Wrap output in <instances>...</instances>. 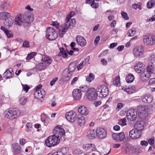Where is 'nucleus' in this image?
<instances>
[{"instance_id": "f257e3e1", "label": "nucleus", "mask_w": 155, "mask_h": 155, "mask_svg": "<svg viewBox=\"0 0 155 155\" xmlns=\"http://www.w3.org/2000/svg\"><path fill=\"white\" fill-rule=\"evenodd\" d=\"M53 133L54 134L49 136L45 141L46 146L49 147L58 144L60 141V138L65 135L64 130L58 126L54 128Z\"/></svg>"}, {"instance_id": "f03ea898", "label": "nucleus", "mask_w": 155, "mask_h": 155, "mask_svg": "<svg viewBox=\"0 0 155 155\" xmlns=\"http://www.w3.org/2000/svg\"><path fill=\"white\" fill-rule=\"evenodd\" d=\"M74 12H71L68 15L65 19V23L61 25L59 27L60 37L62 38L64 34L69 29L72 28L76 24V21L74 19L71 18L74 15Z\"/></svg>"}, {"instance_id": "7ed1b4c3", "label": "nucleus", "mask_w": 155, "mask_h": 155, "mask_svg": "<svg viewBox=\"0 0 155 155\" xmlns=\"http://www.w3.org/2000/svg\"><path fill=\"white\" fill-rule=\"evenodd\" d=\"M20 114V112L17 108H13L9 110L5 113V116L10 119H13L18 117Z\"/></svg>"}, {"instance_id": "20e7f679", "label": "nucleus", "mask_w": 155, "mask_h": 155, "mask_svg": "<svg viewBox=\"0 0 155 155\" xmlns=\"http://www.w3.org/2000/svg\"><path fill=\"white\" fill-rule=\"evenodd\" d=\"M143 41L146 45L150 46L155 45V35H147L143 36Z\"/></svg>"}, {"instance_id": "39448f33", "label": "nucleus", "mask_w": 155, "mask_h": 155, "mask_svg": "<svg viewBox=\"0 0 155 155\" xmlns=\"http://www.w3.org/2000/svg\"><path fill=\"white\" fill-rule=\"evenodd\" d=\"M76 68V66L74 63L70 64L68 69H65L64 71L65 77H66V80L68 81L71 78L72 73Z\"/></svg>"}, {"instance_id": "423d86ee", "label": "nucleus", "mask_w": 155, "mask_h": 155, "mask_svg": "<svg viewBox=\"0 0 155 155\" xmlns=\"http://www.w3.org/2000/svg\"><path fill=\"white\" fill-rule=\"evenodd\" d=\"M58 33L52 27L48 28L46 30V36L50 40H54L58 37Z\"/></svg>"}, {"instance_id": "0eeeda50", "label": "nucleus", "mask_w": 155, "mask_h": 155, "mask_svg": "<svg viewBox=\"0 0 155 155\" xmlns=\"http://www.w3.org/2000/svg\"><path fill=\"white\" fill-rule=\"evenodd\" d=\"M97 91L99 97H106L109 94L108 87L105 85L98 87Z\"/></svg>"}, {"instance_id": "6e6552de", "label": "nucleus", "mask_w": 155, "mask_h": 155, "mask_svg": "<svg viewBox=\"0 0 155 155\" xmlns=\"http://www.w3.org/2000/svg\"><path fill=\"white\" fill-rule=\"evenodd\" d=\"M42 86L41 84L38 85L35 89L34 96L35 98L40 99L45 95V92L43 89H41Z\"/></svg>"}, {"instance_id": "1a4fd4ad", "label": "nucleus", "mask_w": 155, "mask_h": 155, "mask_svg": "<svg viewBox=\"0 0 155 155\" xmlns=\"http://www.w3.org/2000/svg\"><path fill=\"white\" fill-rule=\"evenodd\" d=\"M98 95L97 91L93 88H91L88 93H86V94L87 98L89 101H94L96 100Z\"/></svg>"}, {"instance_id": "9d476101", "label": "nucleus", "mask_w": 155, "mask_h": 155, "mask_svg": "<svg viewBox=\"0 0 155 155\" xmlns=\"http://www.w3.org/2000/svg\"><path fill=\"white\" fill-rule=\"evenodd\" d=\"M146 107L144 105L139 106L138 107V112L139 116L141 119L145 118L147 116L148 113Z\"/></svg>"}, {"instance_id": "9b49d317", "label": "nucleus", "mask_w": 155, "mask_h": 155, "mask_svg": "<svg viewBox=\"0 0 155 155\" xmlns=\"http://www.w3.org/2000/svg\"><path fill=\"white\" fill-rule=\"evenodd\" d=\"M33 16L32 14L29 12H25L23 15V17L25 21V26H27L34 21Z\"/></svg>"}, {"instance_id": "f8f14e48", "label": "nucleus", "mask_w": 155, "mask_h": 155, "mask_svg": "<svg viewBox=\"0 0 155 155\" xmlns=\"http://www.w3.org/2000/svg\"><path fill=\"white\" fill-rule=\"evenodd\" d=\"M141 132L135 129L131 130L129 132V137L134 139L139 138L141 137Z\"/></svg>"}, {"instance_id": "ddd939ff", "label": "nucleus", "mask_w": 155, "mask_h": 155, "mask_svg": "<svg viewBox=\"0 0 155 155\" xmlns=\"http://www.w3.org/2000/svg\"><path fill=\"white\" fill-rule=\"evenodd\" d=\"M113 138L118 142L122 141L125 139V135L124 132L118 133H114L112 134Z\"/></svg>"}, {"instance_id": "4468645a", "label": "nucleus", "mask_w": 155, "mask_h": 155, "mask_svg": "<svg viewBox=\"0 0 155 155\" xmlns=\"http://www.w3.org/2000/svg\"><path fill=\"white\" fill-rule=\"evenodd\" d=\"M97 137L100 139L105 138L107 135V131L102 128H98L96 130Z\"/></svg>"}, {"instance_id": "2eb2a0df", "label": "nucleus", "mask_w": 155, "mask_h": 155, "mask_svg": "<svg viewBox=\"0 0 155 155\" xmlns=\"http://www.w3.org/2000/svg\"><path fill=\"white\" fill-rule=\"evenodd\" d=\"M66 119L69 122H73L77 119L76 114L74 112H69L65 115Z\"/></svg>"}, {"instance_id": "dca6fc26", "label": "nucleus", "mask_w": 155, "mask_h": 155, "mask_svg": "<svg viewBox=\"0 0 155 155\" xmlns=\"http://www.w3.org/2000/svg\"><path fill=\"white\" fill-rule=\"evenodd\" d=\"M143 50L141 48H135L133 50V54L134 56L137 57L142 58L143 56Z\"/></svg>"}, {"instance_id": "f3484780", "label": "nucleus", "mask_w": 155, "mask_h": 155, "mask_svg": "<svg viewBox=\"0 0 155 155\" xmlns=\"http://www.w3.org/2000/svg\"><path fill=\"white\" fill-rule=\"evenodd\" d=\"M76 41L78 44L81 47H84L86 45V40L81 36L77 35L76 38Z\"/></svg>"}, {"instance_id": "a211bd4d", "label": "nucleus", "mask_w": 155, "mask_h": 155, "mask_svg": "<svg viewBox=\"0 0 155 155\" xmlns=\"http://www.w3.org/2000/svg\"><path fill=\"white\" fill-rule=\"evenodd\" d=\"M74 98L76 101H79L81 98L82 94L81 91L78 89H74L72 92Z\"/></svg>"}, {"instance_id": "6ab92c4d", "label": "nucleus", "mask_w": 155, "mask_h": 155, "mask_svg": "<svg viewBox=\"0 0 155 155\" xmlns=\"http://www.w3.org/2000/svg\"><path fill=\"white\" fill-rule=\"evenodd\" d=\"M144 66L141 62L136 63L134 66V70L135 71L138 73H140L144 71Z\"/></svg>"}, {"instance_id": "aec40b11", "label": "nucleus", "mask_w": 155, "mask_h": 155, "mask_svg": "<svg viewBox=\"0 0 155 155\" xmlns=\"http://www.w3.org/2000/svg\"><path fill=\"white\" fill-rule=\"evenodd\" d=\"M126 117L128 121H133L136 120L137 117V113L130 112L129 110L127 112Z\"/></svg>"}, {"instance_id": "412c9836", "label": "nucleus", "mask_w": 155, "mask_h": 155, "mask_svg": "<svg viewBox=\"0 0 155 155\" xmlns=\"http://www.w3.org/2000/svg\"><path fill=\"white\" fill-rule=\"evenodd\" d=\"M15 21L16 25L19 26H21L22 24L25 26V21L22 16L20 14L17 15L15 18Z\"/></svg>"}, {"instance_id": "4be33fe9", "label": "nucleus", "mask_w": 155, "mask_h": 155, "mask_svg": "<svg viewBox=\"0 0 155 155\" xmlns=\"http://www.w3.org/2000/svg\"><path fill=\"white\" fill-rule=\"evenodd\" d=\"M144 122L142 120L137 121L134 124V127L135 129L141 131L144 129Z\"/></svg>"}, {"instance_id": "5701e85b", "label": "nucleus", "mask_w": 155, "mask_h": 155, "mask_svg": "<svg viewBox=\"0 0 155 155\" xmlns=\"http://www.w3.org/2000/svg\"><path fill=\"white\" fill-rule=\"evenodd\" d=\"M78 112L83 115H87L89 113L88 109L84 106H81L78 108Z\"/></svg>"}, {"instance_id": "b1692460", "label": "nucleus", "mask_w": 155, "mask_h": 155, "mask_svg": "<svg viewBox=\"0 0 155 155\" xmlns=\"http://www.w3.org/2000/svg\"><path fill=\"white\" fill-rule=\"evenodd\" d=\"M83 148L86 151L90 150L92 151H95L97 150L94 144L91 143L84 145L83 146Z\"/></svg>"}, {"instance_id": "393cba45", "label": "nucleus", "mask_w": 155, "mask_h": 155, "mask_svg": "<svg viewBox=\"0 0 155 155\" xmlns=\"http://www.w3.org/2000/svg\"><path fill=\"white\" fill-rule=\"evenodd\" d=\"M140 74V78L142 81H147L149 79L150 75L146 71H144Z\"/></svg>"}, {"instance_id": "a878e982", "label": "nucleus", "mask_w": 155, "mask_h": 155, "mask_svg": "<svg viewBox=\"0 0 155 155\" xmlns=\"http://www.w3.org/2000/svg\"><path fill=\"white\" fill-rule=\"evenodd\" d=\"M11 17L10 14L5 12H3L0 13V19L2 20H5L8 19Z\"/></svg>"}, {"instance_id": "bb28decb", "label": "nucleus", "mask_w": 155, "mask_h": 155, "mask_svg": "<svg viewBox=\"0 0 155 155\" xmlns=\"http://www.w3.org/2000/svg\"><path fill=\"white\" fill-rule=\"evenodd\" d=\"M13 72L12 69V68H9L6 70L4 74V77L6 76L5 78L8 79L12 78V75L13 74Z\"/></svg>"}, {"instance_id": "cd10ccee", "label": "nucleus", "mask_w": 155, "mask_h": 155, "mask_svg": "<svg viewBox=\"0 0 155 155\" xmlns=\"http://www.w3.org/2000/svg\"><path fill=\"white\" fill-rule=\"evenodd\" d=\"M142 100L145 103H150L152 101V97L150 94H147L143 97Z\"/></svg>"}, {"instance_id": "c85d7f7f", "label": "nucleus", "mask_w": 155, "mask_h": 155, "mask_svg": "<svg viewBox=\"0 0 155 155\" xmlns=\"http://www.w3.org/2000/svg\"><path fill=\"white\" fill-rule=\"evenodd\" d=\"M46 68V65L45 63H41L36 65L35 68H34L33 69H36V71L37 70L39 71H41L42 70L45 69Z\"/></svg>"}, {"instance_id": "c756f323", "label": "nucleus", "mask_w": 155, "mask_h": 155, "mask_svg": "<svg viewBox=\"0 0 155 155\" xmlns=\"http://www.w3.org/2000/svg\"><path fill=\"white\" fill-rule=\"evenodd\" d=\"M12 147L15 152L17 154H19L21 152V147L18 143L12 144Z\"/></svg>"}, {"instance_id": "7c9ffc66", "label": "nucleus", "mask_w": 155, "mask_h": 155, "mask_svg": "<svg viewBox=\"0 0 155 155\" xmlns=\"http://www.w3.org/2000/svg\"><path fill=\"white\" fill-rule=\"evenodd\" d=\"M67 148L63 147L60 149L57 152L54 153V155H64L68 152Z\"/></svg>"}, {"instance_id": "2f4dec72", "label": "nucleus", "mask_w": 155, "mask_h": 155, "mask_svg": "<svg viewBox=\"0 0 155 155\" xmlns=\"http://www.w3.org/2000/svg\"><path fill=\"white\" fill-rule=\"evenodd\" d=\"M60 52L58 55L62 56L63 58H66L68 56V52L67 51H66L64 50L63 48H60Z\"/></svg>"}, {"instance_id": "473e14b6", "label": "nucleus", "mask_w": 155, "mask_h": 155, "mask_svg": "<svg viewBox=\"0 0 155 155\" xmlns=\"http://www.w3.org/2000/svg\"><path fill=\"white\" fill-rule=\"evenodd\" d=\"M41 57L42 61L45 62L48 65L51 63L52 60L48 56L46 55H41Z\"/></svg>"}, {"instance_id": "72a5a7b5", "label": "nucleus", "mask_w": 155, "mask_h": 155, "mask_svg": "<svg viewBox=\"0 0 155 155\" xmlns=\"http://www.w3.org/2000/svg\"><path fill=\"white\" fill-rule=\"evenodd\" d=\"M4 24L7 28H9L12 25L13 20L12 18H10L7 19H6L5 20V21L4 22Z\"/></svg>"}, {"instance_id": "f704fd0d", "label": "nucleus", "mask_w": 155, "mask_h": 155, "mask_svg": "<svg viewBox=\"0 0 155 155\" xmlns=\"http://www.w3.org/2000/svg\"><path fill=\"white\" fill-rule=\"evenodd\" d=\"M147 70L148 74H150L155 73V68L153 67V64H149L147 67Z\"/></svg>"}, {"instance_id": "c9c22d12", "label": "nucleus", "mask_w": 155, "mask_h": 155, "mask_svg": "<svg viewBox=\"0 0 155 155\" xmlns=\"http://www.w3.org/2000/svg\"><path fill=\"white\" fill-rule=\"evenodd\" d=\"M95 130H89L87 133V137L90 139H93L95 137Z\"/></svg>"}, {"instance_id": "e433bc0d", "label": "nucleus", "mask_w": 155, "mask_h": 155, "mask_svg": "<svg viewBox=\"0 0 155 155\" xmlns=\"http://www.w3.org/2000/svg\"><path fill=\"white\" fill-rule=\"evenodd\" d=\"M9 6V2H3L1 3L0 8L2 10H7Z\"/></svg>"}, {"instance_id": "4c0bfd02", "label": "nucleus", "mask_w": 155, "mask_h": 155, "mask_svg": "<svg viewBox=\"0 0 155 155\" xmlns=\"http://www.w3.org/2000/svg\"><path fill=\"white\" fill-rule=\"evenodd\" d=\"M134 77L132 74H128L126 77V80L128 83H130L134 81Z\"/></svg>"}, {"instance_id": "58836bf2", "label": "nucleus", "mask_w": 155, "mask_h": 155, "mask_svg": "<svg viewBox=\"0 0 155 155\" xmlns=\"http://www.w3.org/2000/svg\"><path fill=\"white\" fill-rule=\"evenodd\" d=\"M77 121L78 125L80 126L84 125L85 122L84 118L83 116H81V117H78Z\"/></svg>"}, {"instance_id": "ea45409f", "label": "nucleus", "mask_w": 155, "mask_h": 155, "mask_svg": "<svg viewBox=\"0 0 155 155\" xmlns=\"http://www.w3.org/2000/svg\"><path fill=\"white\" fill-rule=\"evenodd\" d=\"M155 5V1L151 0L149 1L147 3V6L148 8H151Z\"/></svg>"}, {"instance_id": "a19ab883", "label": "nucleus", "mask_w": 155, "mask_h": 155, "mask_svg": "<svg viewBox=\"0 0 155 155\" xmlns=\"http://www.w3.org/2000/svg\"><path fill=\"white\" fill-rule=\"evenodd\" d=\"M147 111L148 113V114H151L154 112V108L152 106H149L147 107H146Z\"/></svg>"}, {"instance_id": "79ce46f5", "label": "nucleus", "mask_w": 155, "mask_h": 155, "mask_svg": "<svg viewBox=\"0 0 155 155\" xmlns=\"http://www.w3.org/2000/svg\"><path fill=\"white\" fill-rule=\"evenodd\" d=\"M80 90L84 92H87L88 93V91L90 89V88H89L87 86H81L80 87Z\"/></svg>"}, {"instance_id": "37998d69", "label": "nucleus", "mask_w": 155, "mask_h": 155, "mask_svg": "<svg viewBox=\"0 0 155 155\" xmlns=\"http://www.w3.org/2000/svg\"><path fill=\"white\" fill-rule=\"evenodd\" d=\"M136 31L133 29V28L129 29L127 31V34L128 36H134L136 33Z\"/></svg>"}, {"instance_id": "c03bdc74", "label": "nucleus", "mask_w": 155, "mask_h": 155, "mask_svg": "<svg viewBox=\"0 0 155 155\" xmlns=\"http://www.w3.org/2000/svg\"><path fill=\"white\" fill-rule=\"evenodd\" d=\"M36 54V53L35 52H31L28 55L26 59L28 60L31 59L33 58Z\"/></svg>"}, {"instance_id": "a18cd8bd", "label": "nucleus", "mask_w": 155, "mask_h": 155, "mask_svg": "<svg viewBox=\"0 0 155 155\" xmlns=\"http://www.w3.org/2000/svg\"><path fill=\"white\" fill-rule=\"evenodd\" d=\"M94 78V75L92 73H90L88 77L86 79L87 81L91 82Z\"/></svg>"}, {"instance_id": "49530a36", "label": "nucleus", "mask_w": 155, "mask_h": 155, "mask_svg": "<svg viewBox=\"0 0 155 155\" xmlns=\"http://www.w3.org/2000/svg\"><path fill=\"white\" fill-rule=\"evenodd\" d=\"M126 119L124 118L123 119L119 120L118 121V124L121 126H124L126 125Z\"/></svg>"}, {"instance_id": "de8ad7c7", "label": "nucleus", "mask_w": 155, "mask_h": 155, "mask_svg": "<svg viewBox=\"0 0 155 155\" xmlns=\"http://www.w3.org/2000/svg\"><path fill=\"white\" fill-rule=\"evenodd\" d=\"M52 25L54 27L56 28L57 29L58 28V31L59 33V35H60V32H59V27L60 26H59V23L57 21H53L52 23Z\"/></svg>"}, {"instance_id": "09e8293b", "label": "nucleus", "mask_w": 155, "mask_h": 155, "mask_svg": "<svg viewBox=\"0 0 155 155\" xmlns=\"http://www.w3.org/2000/svg\"><path fill=\"white\" fill-rule=\"evenodd\" d=\"M119 76H117L116 77V79L113 81V84L116 86H117L120 83Z\"/></svg>"}, {"instance_id": "8fccbe9b", "label": "nucleus", "mask_w": 155, "mask_h": 155, "mask_svg": "<svg viewBox=\"0 0 155 155\" xmlns=\"http://www.w3.org/2000/svg\"><path fill=\"white\" fill-rule=\"evenodd\" d=\"M19 103L22 105H24L26 101V99L25 97H21L19 100Z\"/></svg>"}, {"instance_id": "3c124183", "label": "nucleus", "mask_w": 155, "mask_h": 155, "mask_svg": "<svg viewBox=\"0 0 155 155\" xmlns=\"http://www.w3.org/2000/svg\"><path fill=\"white\" fill-rule=\"evenodd\" d=\"M121 15L123 18L126 20L129 19V17L128 16L126 12H121Z\"/></svg>"}, {"instance_id": "603ef678", "label": "nucleus", "mask_w": 155, "mask_h": 155, "mask_svg": "<svg viewBox=\"0 0 155 155\" xmlns=\"http://www.w3.org/2000/svg\"><path fill=\"white\" fill-rule=\"evenodd\" d=\"M5 34L8 38H12L13 36L12 33L11 31H9L8 30L6 32Z\"/></svg>"}, {"instance_id": "864d4df0", "label": "nucleus", "mask_w": 155, "mask_h": 155, "mask_svg": "<svg viewBox=\"0 0 155 155\" xmlns=\"http://www.w3.org/2000/svg\"><path fill=\"white\" fill-rule=\"evenodd\" d=\"M22 46L25 48H29L30 47L29 42L26 41H24L23 43Z\"/></svg>"}, {"instance_id": "5fc2aeb1", "label": "nucleus", "mask_w": 155, "mask_h": 155, "mask_svg": "<svg viewBox=\"0 0 155 155\" xmlns=\"http://www.w3.org/2000/svg\"><path fill=\"white\" fill-rule=\"evenodd\" d=\"M58 80V78L57 77H55L54 78L52 81H51L50 82V85L52 86L55 83V82L57 81Z\"/></svg>"}, {"instance_id": "6e6d98bb", "label": "nucleus", "mask_w": 155, "mask_h": 155, "mask_svg": "<svg viewBox=\"0 0 155 155\" xmlns=\"http://www.w3.org/2000/svg\"><path fill=\"white\" fill-rule=\"evenodd\" d=\"M24 91L27 92L30 87L27 85H22Z\"/></svg>"}, {"instance_id": "4d7b16f0", "label": "nucleus", "mask_w": 155, "mask_h": 155, "mask_svg": "<svg viewBox=\"0 0 155 155\" xmlns=\"http://www.w3.org/2000/svg\"><path fill=\"white\" fill-rule=\"evenodd\" d=\"M100 40V37L99 36L97 35L95 38L94 41V44L95 45H96L98 44Z\"/></svg>"}, {"instance_id": "13d9d810", "label": "nucleus", "mask_w": 155, "mask_h": 155, "mask_svg": "<svg viewBox=\"0 0 155 155\" xmlns=\"http://www.w3.org/2000/svg\"><path fill=\"white\" fill-rule=\"evenodd\" d=\"M84 61H82L78 65L77 68L78 70H80L82 68L84 65Z\"/></svg>"}, {"instance_id": "bf43d9fd", "label": "nucleus", "mask_w": 155, "mask_h": 155, "mask_svg": "<svg viewBox=\"0 0 155 155\" xmlns=\"http://www.w3.org/2000/svg\"><path fill=\"white\" fill-rule=\"evenodd\" d=\"M91 7L94 8H97L99 6V4L98 3L92 2L91 4Z\"/></svg>"}, {"instance_id": "052dcab7", "label": "nucleus", "mask_w": 155, "mask_h": 155, "mask_svg": "<svg viewBox=\"0 0 155 155\" xmlns=\"http://www.w3.org/2000/svg\"><path fill=\"white\" fill-rule=\"evenodd\" d=\"M140 144L142 146L146 147L148 144V142L145 140H142L140 143Z\"/></svg>"}, {"instance_id": "680f3d73", "label": "nucleus", "mask_w": 155, "mask_h": 155, "mask_svg": "<svg viewBox=\"0 0 155 155\" xmlns=\"http://www.w3.org/2000/svg\"><path fill=\"white\" fill-rule=\"evenodd\" d=\"M155 83V78H153L151 79L149 82V84L150 85H151L154 84Z\"/></svg>"}, {"instance_id": "e2e57ef3", "label": "nucleus", "mask_w": 155, "mask_h": 155, "mask_svg": "<svg viewBox=\"0 0 155 155\" xmlns=\"http://www.w3.org/2000/svg\"><path fill=\"white\" fill-rule=\"evenodd\" d=\"M123 107V104L122 103H119L117 105V109H118L119 110L120 109H121Z\"/></svg>"}, {"instance_id": "0e129e2a", "label": "nucleus", "mask_w": 155, "mask_h": 155, "mask_svg": "<svg viewBox=\"0 0 155 155\" xmlns=\"http://www.w3.org/2000/svg\"><path fill=\"white\" fill-rule=\"evenodd\" d=\"M149 60L152 63L155 61V55H152L149 58Z\"/></svg>"}, {"instance_id": "69168bd1", "label": "nucleus", "mask_w": 155, "mask_h": 155, "mask_svg": "<svg viewBox=\"0 0 155 155\" xmlns=\"http://www.w3.org/2000/svg\"><path fill=\"white\" fill-rule=\"evenodd\" d=\"M116 24V21L115 20H114L110 23V25L112 28L115 27V25Z\"/></svg>"}, {"instance_id": "338daca9", "label": "nucleus", "mask_w": 155, "mask_h": 155, "mask_svg": "<svg viewBox=\"0 0 155 155\" xmlns=\"http://www.w3.org/2000/svg\"><path fill=\"white\" fill-rule=\"evenodd\" d=\"M140 5H141V4L140 3H139V4H133L132 5L133 8L134 9H136L137 8H138L139 7Z\"/></svg>"}, {"instance_id": "774afa93", "label": "nucleus", "mask_w": 155, "mask_h": 155, "mask_svg": "<svg viewBox=\"0 0 155 155\" xmlns=\"http://www.w3.org/2000/svg\"><path fill=\"white\" fill-rule=\"evenodd\" d=\"M19 143L21 145L23 146L26 143V141L23 138L19 140Z\"/></svg>"}]
</instances>
